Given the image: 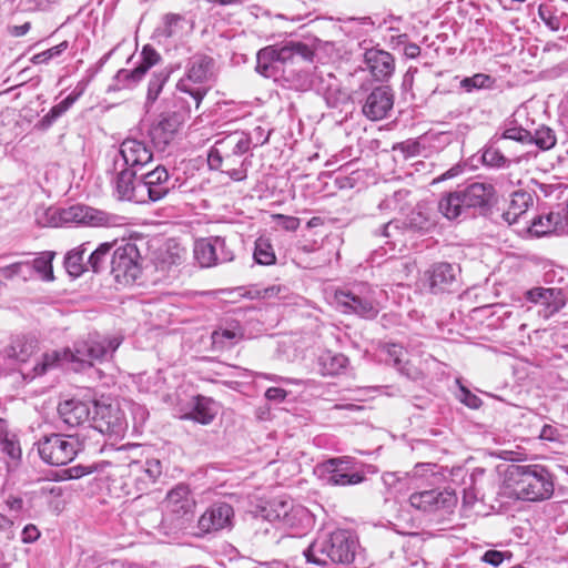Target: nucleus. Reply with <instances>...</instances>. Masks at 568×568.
Instances as JSON below:
<instances>
[{
  "instance_id": "2eb2a0df",
  "label": "nucleus",
  "mask_w": 568,
  "mask_h": 568,
  "mask_svg": "<svg viewBox=\"0 0 568 568\" xmlns=\"http://www.w3.org/2000/svg\"><path fill=\"white\" fill-rule=\"evenodd\" d=\"M60 219L64 223L85 224L89 226H115L121 220L119 215L110 214L87 205H72L61 210Z\"/></svg>"
},
{
  "instance_id": "5fc2aeb1",
  "label": "nucleus",
  "mask_w": 568,
  "mask_h": 568,
  "mask_svg": "<svg viewBox=\"0 0 568 568\" xmlns=\"http://www.w3.org/2000/svg\"><path fill=\"white\" fill-rule=\"evenodd\" d=\"M490 82V77L484 73H476L473 77L464 78L460 81V87L465 89L467 92H470L475 89H483L488 87Z\"/></svg>"
},
{
  "instance_id": "e433bc0d",
  "label": "nucleus",
  "mask_w": 568,
  "mask_h": 568,
  "mask_svg": "<svg viewBox=\"0 0 568 568\" xmlns=\"http://www.w3.org/2000/svg\"><path fill=\"white\" fill-rule=\"evenodd\" d=\"M80 95L81 92L71 93L60 103L52 106L50 111L40 120V126L42 129L50 128L53 124V122H55L63 113H65L72 106V104L78 100Z\"/></svg>"
},
{
  "instance_id": "aec40b11",
  "label": "nucleus",
  "mask_w": 568,
  "mask_h": 568,
  "mask_svg": "<svg viewBox=\"0 0 568 568\" xmlns=\"http://www.w3.org/2000/svg\"><path fill=\"white\" fill-rule=\"evenodd\" d=\"M119 155L123 166L140 171L153 160V152L149 145L135 138H126L119 146Z\"/></svg>"
},
{
  "instance_id": "c85d7f7f",
  "label": "nucleus",
  "mask_w": 568,
  "mask_h": 568,
  "mask_svg": "<svg viewBox=\"0 0 568 568\" xmlns=\"http://www.w3.org/2000/svg\"><path fill=\"white\" fill-rule=\"evenodd\" d=\"M138 172L123 166L116 174L115 192L120 200L142 203L143 186H141V179H136Z\"/></svg>"
},
{
  "instance_id": "c03bdc74",
  "label": "nucleus",
  "mask_w": 568,
  "mask_h": 568,
  "mask_svg": "<svg viewBox=\"0 0 568 568\" xmlns=\"http://www.w3.org/2000/svg\"><path fill=\"white\" fill-rule=\"evenodd\" d=\"M52 258L53 253L44 252L39 257L34 258L31 266V273L37 272L42 280L52 281L53 280V271H52Z\"/></svg>"
},
{
  "instance_id": "603ef678",
  "label": "nucleus",
  "mask_w": 568,
  "mask_h": 568,
  "mask_svg": "<svg viewBox=\"0 0 568 568\" xmlns=\"http://www.w3.org/2000/svg\"><path fill=\"white\" fill-rule=\"evenodd\" d=\"M505 140H514L521 143H532V134L519 126L507 128L503 134L496 139V143Z\"/></svg>"
},
{
  "instance_id": "79ce46f5",
  "label": "nucleus",
  "mask_w": 568,
  "mask_h": 568,
  "mask_svg": "<svg viewBox=\"0 0 568 568\" xmlns=\"http://www.w3.org/2000/svg\"><path fill=\"white\" fill-rule=\"evenodd\" d=\"M253 257L261 265L275 264L276 255L268 239L261 236L255 241Z\"/></svg>"
},
{
  "instance_id": "09e8293b",
  "label": "nucleus",
  "mask_w": 568,
  "mask_h": 568,
  "mask_svg": "<svg viewBox=\"0 0 568 568\" xmlns=\"http://www.w3.org/2000/svg\"><path fill=\"white\" fill-rule=\"evenodd\" d=\"M532 196L526 191H516L511 194L508 207L525 216L527 210L532 205Z\"/></svg>"
},
{
  "instance_id": "bf43d9fd",
  "label": "nucleus",
  "mask_w": 568,
  "mask_h": 568,
  "mask_svg": "<svg viewBox=\"0 0 568 568\" xmlns=\"http://www.w3.org/2000/svg\"><path fill=\"white\" fill-rule=\"evenodd\" d=\"M483 561L497 567L504 561V552L498 550H487L483 556Z\"/></svg>"
},
{
  "instance_id": "6e6552de",
  "label": "nucleus",
  "mask_w": 568,
  "mask_h": 568,
  "mask_svg": "<svg viewBox=\"0 0 568 568\" xmlns=\"http://www.w3.org/2000/svg\"><path fill=\"white\" fill-rule=\"evenodd\" d=\"M34 445L40 458L52 466L71 463L81 449V444L74 436L55 433L41 436Z\"/></svg>"
},
{
  "instance_id": "412c9836",
  "label": "nucleus",
  "mask_w": 568,
  "mask_h": 568,
  "mask_svg": "<svg viewBox=\"0 0 568 568\" xmlns=\"http://www.w3.org/2000/svg\"><path fill=\"white\" fill-rule=\"evenodd\" d=\"M128 468V478L138 491L146 490L162 475V465L159 459L133 460Z\"/></svg>"
},
{
  "instance_id": "4be33fe9",
  "label": "nucleus",
  "mask_w": 568,
  "mask_h": 568,
  "mask_svg": "<svg viewBox=\"0 0 568 568\" xmlns=\"http://www.w3.org/2000/svg\"><path fill=\"white\" fill-rule=\"evenodd\" d=\"M460 268L447 262H438L433 264L426 272L425 277L432 293L438 294L452 291L457 283V276Z\"/></svg>"
},
{
  "instance_id": "4d7b16f0",
  "label": "nucleus",
  "mask_w": 568,
  "mask_h": 568,
  "mask_svg": "<svg viewBox=\"0 0 568 568\" xmlns=\"http://www.w3.org/2000/svg\"><path fill=\"white\" fill-rule=\"evenodd\" d=\"M274 220H276L277 224L286 231H296L301 223L298 217L283 214L274 215Z\"/></svg>"
},
{
  "instance_id": "4468645a",
  "label": "nucleus",
  "mask_w": 568,
  "mask_h": 568,
  "mask_svg": "<svg viewBox=\"0 0 568 568\" xmlns=\"http://www.w3.org/2000/svg\"><path fill=\"white\" fill-rule=\"evenodd\" d=\"M194 257L202 267H211L219 263L231 262L233 251L227 246L224 237L211 236L197 240L194 243Z\"/></svg>"
},
{
  "instance_id": "338daca9",
  "label": "nucleus",
  "mask_w": 568,
  "mask_h": 568,
  "mask_svg": "<svg viewBox=\"0 0 568 568\" xmlns=\"http://www.w3.org/2000/svg\"><path fill=\"white\" fill-rule=\"evenodd\" d=\"M503 220L511 225V224H515L518 222L519 219H523L524 216L521 214H519L518 212L511 210V209H507L503 215H501Z\"/></svg>"
},
{
  "instance_id": "f704fd0d",
  "label": "nucleus",
  "mask_w": 568,
  "mask_h": 568,
  "mask_svg": "<svg viewBox=\"0 0 568 568\" xmlns=\"http://www.w3.org/2000/svg\"><path fill=\"white\" fill-rule=\"evenodd\" d=\"M90 242L82 243L67 254L64 258V266L71 276L78 277L89 271L88 257H85Z\"/></svg>"
},
{
  "instance_id": "6ab92c4d",
  "label": "nucleus",
  "mask_w": 568,
  "mask_h": 568,
  "mask_svg": "<svg viewBox=\"0 0 568 568\" xmlns=\"http://www.w3.org/2000/svg\"><path fill=\"white\" fill-rule=\"evenodd\" d=\"M141 186H143L142 203L162 200L172 187L166 168L158 165L154 170L143 174Z\"/></svg>"
},
{
  "instance_id": "7ed1b4c3",
  "label": "nucleus",
  "mask_w": 568,
  "mask_h": 568,
  "mask_svg": "<svg viewBox=\"0 0 568 568\" xmlns=\"http://www.w3.org/2000/svg\"><path fill=\"white\" fill-rule=\"evenodd\" d=\"M251 145V136L243 131L219 138L209 151V168L225 173L233 181H244L247 178V153Z\"/></svg>"
},
{
  "instance_id": "f3484780",
  "label": "nucleus",
  "mask_w": 568,
  "mask_h": 568,
  "mask_svg": "<svg viewBox=\"0 0 568 568\" xmlns=\"http://www.w3.org/2000/svg\"><path fill=\"white\" fill-rule=\"evenodd\" d=\"M427 227V220L420 213L412 214L409 222L393 220L383 226L382 235L386 237L387 243L393 248L402 251L406 246V239L413 231H419Z\"/></svg>"
},
{
  "instance_id": "423d86ee",
  "label": "nucleus",
  "mask_w": 568,
  "mask_h": 568,
  "mask_svg": "<svg viewBox=\"0 0 568 568\" xmlns=\"http://www.w3.org/2000/svg\"><path fill=\"white\" fill-rule=\"evenodd\" d=\"M313 50L305 43L290 41L261 49L256 54V71L265 78L276 79L284 72V65L295 60L312 61Z\"/></svg>"
},
{
  "instance_id": "20e7f679",
  "label": "nucleus",
  "mask_w": 568,
  "mask_h": 568,
  "mask_svg": "<svg viewBox=\"0 0 568 568\" xmlns=\"http://www.w3.org/2000/svg\"><path fill=\"white\" fill-rule=\"evenodd\" d=\"M506 485L515 498L530 503L548 500L555 491L554 476L539 464L511 465Z\"/></svg>"
},
{
  "instance_id": "f03ea898",
  "label": "nucleus",
  "mask_w": 568,
  "mask_h": 568,
  "mask_svg": "<svg viewBox=\"0 0 568 568\" xmlns=\"http://www.w3.org/2000/svg\"><path fill=\"white\" fill-rule=\"evenodd\" d=\"M165 513L153 508L140 516V524L145 529H154L159 534L170 536L184 529L190 521L195 500L186 485H178L168 494L164 501Z\"/></svg>"
},
{
  "instance_id": "6e6d98bb",
  "label": "nucleus",
  "mask_w": 568,
  "mask_h": 568,
  "mask_svg": "<svg viewBox=\"0 0 568 568\" xmlns=\"http://www.w3.org/2000/svg\"><path fill=\"white\" fill-rule=\"evenodd\" d=\"M459 399L464 405L473 409H477L481 405V399L464 386L460 387Z\"/></svg>"
},
{
  "instance_id": "dca6fc26",
  "label": "nucleus",
  "mask_w": 568,
  "mask_h": 568,
  "mask_svg": "<svg viewBox=\"0 0 568 568\" xmlns=\"http://www.w3.org/2000/svg\"><path fill=\"white\" fill-rule=\"evenodd\" d=\"M410 505L425 513L450 510L457 503L456 495L449 490H423L414 493L409 497Z\"/></svg>"
},
{
  "instance_id": "cd10ccee",
  "label": "nucleus",
  "mask_w": 568,
  "mask_h": 568,
  "mask_svg": "<svg viewBox=\"0 0 568 568\" xmlns=\"http://www.w3.org/2000/svg\"><path fill=\"white\" fill-rule=\"evenodd\" d=\"M263 511L267 520H277L287 527L295 526L297 519L305 514L304 508L294 507L293 501L287 499H274Z\"/></svg>"
},
{
  "instance_id": "1a4fd4ad",
  "label": "nucleus",
  "mask_w": 568,
  "mask_h": 568,
  "mask_svg": "<svg viewBox=\"0 0 568 568\" xmlns=\"http://www.w3.org/2000/svg\"><path fill=\"white\" fill-rule=\"evenodd\" d=\"M142 262L136 244L131 242L121 244L112 252L110 273L118 283L132 284L142 273Z\"/></svg>"
},
{
  "instance_id": "bb28decb",
  "label": "nucleus",
  "mask_w": 568,
  "mask_h": 568,
  "mask_svg": "<svg viewBox=\"0 0 568 568\" xmlns=\"http://www.w3.org/2000/svg\"><path fill=\"white\" fill-rule=\"evenodd\" d=\"M91 408V403L71 398L59 404L58 414L67 426L77 427L87 422L92 423L93 410Z\"/></svg>"
},
{
  "instance_id": "8fccbe9b",
  "label": "nucleus",
  "mask_w": 568,
  "mask_h": 568,
  "mask_svg": "<svg viewBox=\"0 0 568 568\" xmlns=\"http://www.w3.org/2000/svg\"><path fill=\"white\" fill-rule=\"evenodd\" d=\"M31 275V266L28 262H17L4 267H0V276L11 280L14 276H22L27 280Z\"/></svg>"
},
{
  "instance_id": "c756f323",
  "label": "nucleus",
  "mask_w": 568,
  "mask_h": 568,
  "mask_svg": "<svg viewBox=\"0 0 568 568\" xmlns=\"http://www.w3.org/2000/svg\"><path fill=\"white\" fill-rule=\"evenodd\" d=\"M526 300L544 305L546 307V317L559 312L566 304L561 290L554 287H534L526 292Z\"/></svg>"
},
{
  "instance_id": "e2e57ef3",
  "label": "nucleus",
  "mask_w": 568,
  "mask_h": 568,
  "mask_svg": "<svg viewBox=\"0 0 568 568\" xmlns=\"http://www.w3.org/2000/svg\"><path fill=\"white\" fill-rule=\"evenodd\" d=\"M400 480L402 477L398 473L388 471L382 476V481L388 489L397 488Z\"/></svg>"
},
{
  "instance_id": "c9c22d12",
  "label": "nucleus",
  "mask_w": 568,
  "mask_h": 568,
  "mask_svg": "<svg viewBox=\"0 0 568 568\" xmlns=\"http://www.w3.org/2000/svg\"><path fill=\"white\" fill-rule=\"evenodd\" d=\"M438 211L450 221L466 213L467 209L464 206L459 190L445 194L438 202Z\"/></svg>"
},
{
  "instance_id": "052dcab7",
  "label": "nucleus",
  "mask_w": 568,
  "mask_h": 568,
  "mask_svg": "<svg viewBox=\"0 0 568 568\" xmlns=\"http://www.w3.org/2000/svg\"><path fill=\"white\" fill-rule=\"evenodd\" d=\"M40 537V531L34 525H27L22 530V541L26 544L33 542Z\"/></svg>"
},
{
  "instance_id": "774afa93",
  "label": "nucleus",
  "mask_w": 568,
  "mask_h": 568,
  "mask_svg": "<svg viewBox=\"0 0 568 568\" xmlns=\"http://www.w3.org/2000/svg\"><path fill=\"white\" fill-rule=\"evenodd\" d=\"M539 437L545 440H555L557 437V429L551 425H544Z\"/></svg>"
},
{
  "instance_id": "5701e85b",
  "label": "nucleus",
  "mask_w": 568,
  "mask_h": 568,
  "mask_svg": "<svg viewBox=\"0 0 568 568\" xmlns=\"http://www.w3.org/2000/svg\"><path fill=\"white\" fill-rule=\"evenodd\" d=\"M393 104L392 90L388 87H377L366 98L362 111L367 119L379 121L387 116Z\"/></svg>"
},
{
  "instance_id": "a18cd8bd",
  "label": "nucleus",
  "mask_w": 568,
  "mask_h": 568,
  "mask_svg": "<svg viewBox=\"0 0 568 568\" xmlns=\"http://www.w3.org/2000/svg\"><path fill=\"white\" fill-rule=\"evenodd\" d=\"M184 18L178 13H168L162 19V26L156 29L158 36L172 38L181 30Z\"/></svg>"
},
{
  "instance_id": "393cba45",
  "label": "nucleus",
  "mask_w": 568,
  "mask_h": 568,
  "mask_svg": "<svg viewBox=\"0 0 568 568\" xmlns=\"http://www.w3.org/2000/svg\"><path fill=\"white\" fill-rule=\"evenodd\" d=\"M529 230L538 236L568 232V203L558 212L532 217Z\"/></svg>"
},
{
  "instance_id": "864d4df0",
  "label": "nucleus",
  "mask_w": 568,
  "mask_h": 568,
  "mask_svg": "<svg viewBox=\"0 0 568 568\" xmlns=\"http://www.w3.org/2000/svg\"><path fill=\"white\" fill-rule=\"evenodd\" d=\"M68 48V42L63 41L59 43L58 45H54L43 52L37 53L31 58V62L33 64H42L48 63L53 58L60 55L62 52H64Z\"/></svg>"
},
{
  "instance_id": "49530a36",
  "label": "nucleus",
  "mask_w": 568,
  "mask_h": 568,
  "mask_svg": "<svg viewBox=\"0 0 568 568\" xmlns=\"http://www.w3.org/2000/svg\"><path fill=\"white\" fill-rule=\"evenodd\" d=\"M381 352L385 355L384 361L387 364L393 365L399 371L403 369L404 357L406 355L403 346L388 343L382 346Z\"/></svg>"
},
{
  "instance_id": "9d476101",
  "label": "nucleus",
  "mask_w": 568,
  "mask_h": 568,
  "mask_svg": "<svg viewBox=\"0 0 568 568\" xmlns=\"http://www.w3.org/2000/svg\"><path fill=\"white\" fill-rule=\"evenodd\" d=\"M374 294L375 292L368 285L361 284L351 290L336 291L334 298L342 312L374 318L378 314Z\"/></svg>"
},
{
  "instance_id": "3c124183",
  "label": "nucleus",
  "mask_w": 568,
  "mask_h": 568,
  "mask_svg": "<svg viewBox=\"0 0 568 568\" xmlns=\"http://www.w3.org/2000/svg\"><path fill=\"white\" fill-rule=\"evenodd\" d=\"M555 132L548 126H541L532 134V142L541 150H549L556 144Z\"/></svg>"
},
{
  "instance_id": "680f3d73",
  "label": "nucleus",
  "mask_w": 568,
  "mask_h": 568,
  "mask_svg": "<svg viewBox=\"0 0 568 568\" xmlns=\"http://www.w3.org/2000/svg\"><path fill=\"white\" fill-rule=\"evenodd\" d=\"M287 396V392L280 387H270L265 392V397L268 400H273L276 403L283 402Z\"/></svg>"
},
{
  "instance_id": "4c0bfd02",
  "label": "nucleus",
  "mask_w": 568,
  "mask_h": 568,
  "mask_svg": "<svg viewBox=\"0 0 568 568\" xmlns=\"http://www.w3.org/2000/svg\"><path fill=\"white\" fill-rule=\"evenodd\" d=\"M111 243H101L95 250H93L88 256L89 270L94 273H100L105 270L106 262L111 261Z\"/></svg>"
},
{
  "instance_id": "ea45409f",
  "label": "nucleus",
  "mask_w": 568,
  "mask_h": 568,
  "mask_svg": "<svg viewBox=\"0 0 568 568\" xmlns=\"http://www.w3.org/2000/svg\"><path fill=\"white\" fill-rule=\"evenodd\" d=\"M496 141L489 145H487L481 154L483 163L486 166L495 168V169H504L508 168L510 164V159L504 155L500 151V148L496 145Z\"/></svg>"
},
{
  "instance_id": "37998d69",
  "label": "nucleus",
  "mask_w": 568,
  "mask_h": 568,
  "mask_svg": "<svg viewBox=\"0 0 568 568\" xmlns=\"http://www.w3.org/2000/svg\"><path fill=\"white\" fill-rule=\"evenodd\" d=\"M171 73H172V70L168 69V68H164V69L153 73L152 78L149 81V85H148V94H146L148 103H153L158 99L164 84L168 82Z\"/></svg>"
},
{
  "instance_id": "ddd939ff",
  "label": "nucleus",
  "mask_w": 568,
  "mask_h": 568,
  "mask_svg": "<svg viewBox=\"0 0 568 568\" xmlns=\"http://www.w3.org/2000/svg\"><path fill=\"white\" fill-rule=\"evenodd\" d=\"M92 428L110 438H118L124 434L126 423L118 406L92 403Z\"/></svg>"
},
{
  "instance_id": "0e129e2a",
  "label": "nucleus",
  "mask_w": 568,
  "mask_h": 568,
  "mask_svg": "<svg viewBox=\"0 0 568 568\" xmlns=\"http://www.w3.org/2000/svg\"><path fill=\"white\" fill-rule=\"evenodd\" d=\"M287 292V288L282 285H272L262 290L263 298L281 297Z\"/></svg>"
},
{
  "instance_id": "0eeeda50",
  "label": "nucleus",
  "mask_w": 568,
  "mask_h": 568,
  "mask_svg": "<svg viewBox=\"0 0 568 568\" xmlns=\"http://www.w3.org/2000/svg\"><path fill=\"white\" fill-rule=\"evenodd\" d=\"M214 60L205 54H194L186 64L185 77L176 84L179 91L187 93L199 109L207 89L202 84L206 83L213 75Z\"/></svg>"
},
{
  "instance_id": "de8ad7c7",
  "label": "nucleus",
  "mask_w": 568,
  "mask_h": 568,
  "mask_svg": "<svg viewBox=\"0 0 568 568\" xmlns=\"http://www.w3.org/2000/svg\"><path fill=\"white\" fill-rule=\"evenodd\" d=\"M161 60L160 53L150 44H146L143 47L141 52V62L135 68V73L142 74L143 77L145 73L155 64H158Z\"/></svg>"
},
{
  "instance_id": "39448f33",
  "label": "nucleus",
  "mask_w": 568,
  "mask_h": 568,
  "mask_svg": "<svg viewBox=\"0 0 568 568\" xmlns=\"http://www.w3.org/2000/svg\"><path fill=\"white\" fill-rule=\"evenodd\" d=\"M358 548V540L349 530L337 529L316 538L303 549V555L307 562L320 566L326 565L327 560L349 565L354 561Z\"/></svg>"
},
{
  "instance_id": "2f4dec72",
  "label": "nucleus",
  "mask_w": 568,
  "mask_h": 568,
  "mask_svg": "<svg viewBox=\"0 0 568 568\" xmlns=\"http://www.w3.org/2000/svg\"><path fill=\"white\" fill-rule=\"evenodd\" d=\"M38 349V339L34 336L19 335L12 338L4 354L8 358L26 363Z\"/></svg>"
},
{
  "instance_id": "a878e982",
  "label": "nucleus",
  "mask_w": 568,
  "mask_h": 568,
  "mask_svg": "<svg viewBox=\"0 0 568 568\" xmlns=\"http://www.w3.org/2000/svg\"><path fill=\"white\" fill-rule=\"evenodd\" d=\"M181 121L176 113H163L149 130V136L154 146L163 151L173 140Z\"/></svg>"
},
{
  "instance_id": "58836bf2",
  "label": "nucleus",
  "mask_w": 568,
  "mask_h": 568,
  "mask_svg": "<svg viewBox=\"0 0 568 568\" xmlns=\"http://www.w3.org/2000/svg\"><path fill=\"white\" fill-rule=\"evenodd\" d=\"M347 357L339 353L325 352L320 357L324 375H336L347 365Z\"/></svg>"
},
{
  "instance_id": "a211bd4d",
  "label": "nucleus",
  "mask_w": 568,
  "mask_h": 568,
  "mask_svg": "<svg viewBox=\"0 0 568 568\" xmlns=\"http://www.w3.org/2000/svg\"><path fill=\"white\" fill-rule=\"evenodd\" d=\"M234 519L233 507L227 503H214L199 518L197 527L204 534L231 528Z\"/></svg>"
},
{
  "instance_id": "473e14b6",
  "label": "nucleus",
  "mask_w": 568,
  "mask_h": 568,
  "mask_svg": "<svg viewBox=\"0 0 568 568\" xmlns=\"http://www.w3.org/2000/svg\"><path fill=\"white\" fill-rule=\"evenodd\" d=\"M0 450L13 463L21 459L22 449L18 435L9 428V423L4 418H0Z\"/></svg>"
},
{
  "instance_id": "69168bd1",
  "label": "nucleus",
  "mask_w": 568,
  "mask_h": 568,
  "mask_svg": "<svg viewBox=\"0 0 568 568\" xmlns=\"http://www.w3.org/2000/svg\"><path fill=\"white\" fill-rule=\"evenodd\" d=\"M403 53L407 59H415L420 54V47L416 43H405Z\"/></svg>"
},
{
  "instance_id": "7c9ffc66",
  "label": "nucleus",
  "mask_w": 568,
  "mask_h": 568,
  "mask_svg": "<svg viewBox=\"0 0 568 568\" xmlns=\"http://www.w3.org/2000/svg\"><path fill=\"white\" fill-rule=\"evenodd\" d=\"M459 193L464 200V206L469 210L487 206L495 194V189L489 183L474 182L459 190Z\"/></svg>"
},
{
  "instance_id": "72a5a7b5",
  "label": "nucleus",
  "mask_w": 568,
  "mask_h": 568,
  "mask_svg": "<svg viewBox=\"0 0 568 568\" xmlns=\"http://www.w3.org/2000/svg\"><path fill=\"white\" fill-rule=\"evenodd\" d=\"M216 414V403L212 398L197 395L192 399V409L185 417L207 425L214 419Z\"/></svg>"
},
{
  "instance_id": "f257e3e1",
  "label": "nucleus",
  "mask_w": 568,
  "mask_h": 568,
  "mask_svg": "<svg viewBox=\"0 0 568 568\" xmlns=\"http://www.w3.org/2000/svg\"><path fill=\"white\" fill-rule=\"evenodd\" d=\"M120 344L121 339L118 337L104 338L99 335H89L88 338L75 342L72 349L44 353L34 366L30 371L22 372V375L24 378L33 379L62 365H70L71 369L81 372L93 366L94 362L112 356Z\"/></svg>"
},
{
  "instance_id": "9b49d317",
  "label": "nucleus",
  "mask_w": 568,
  "mask_h": 568,
  "mask_svg": "<svg viewBox=\"0 0 568 568\" xmlns=\"http://www.w3.org/2000/svg\"><path fill=\"white\" fill-rule=\"evenodd\" d=\"M321 477L329 486H355L365 480V474L356 467L353 457L329 458L320 464Z\"/></svg>"
},
{
  "instance_id": "a19ab883",
  "label": "nucleus",
  "mask_w": 568,
  "mask_h": 568,
  "mask_svg": "<svg viewBox=\"0 0 568 568\" xmlns=\"http://www.w3.org/2000/svg\"><path fill=\"white\" fill-rule=\"evenodd\" d=\"M538 16L551 31H559L560 29L564 31L568 30V14L566 13L557 16L548 7L540 4Z\"/></svg>"
},
{
  "instance_id": "13d9d810",
  "label": "nucleus",
  "mask_w": 568,
  "mask_h": 568,
  "mask_svg": "<svg viewBox=\"0 0 568 568\" xmlns=\"http://www.w3.org/2000/svg\"><path fill=\"white\" fill-rule=\"evenodd\" d=\"M143 78L142 74H136L135 73V69L133 70H125V69H121L118 71V73L115 74V80L118 82H123L125 83V85H129L130 83H136L139 82L141 79Z\"/></svg>"
},
{
  "instance_id": "f8f14e48",
  "label": "nucleus",
  "mask_w": 568,
  "mask_h": 568,
  "mask_svg": "<svg viewBox=\"0 0 568 568\" xmlns=\"http://www.w3.org/2000/svg\"><path fill=\"white\" fill-rule=\"evenodd\" d=\"M298 87L303 90L314 89L323 94L331 108H338L349 101V94L341 88L336 77L322 68H315L311 77L298 80Z\"/></svg>"
},
{
  "instance_id": "b1692460",
  "label": "nucleus",
  "mask_w": 568,
  "mask_h": 568,
  "mask_svg": "<svg viewBox=\"0 0 568 568\" xmlns=\"http://www.w3.org/2000/svg\"><path fill=\"white\" fill-rule=\"evenodd\" d=\"M364 63L376 81H387L395 71L394 57L382 49H367L364 53Z\"/></svg>"
}]
</instances>
